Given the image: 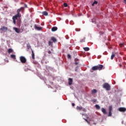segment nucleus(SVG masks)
I'll use <instances>...</instances> for the list:
<instances>
[{
    "label": "nucleus",
    "instance_id": "obj_1",
    "mask_svg": "<svg viewBox=\"0 0 126 126\" xmlns=\"http://www.w3.org/2000/svg\"><path fill=\"white\" fill-rule=\"evenodd\" d=\"M20 11H24V7H22L17 10V14L13 16L12 19H15L16 20L17 18H20L21 17V14H20Z\"/></svg>",
    "mask_w": 126,
    "mask_h": 126
},
{
    "label": "nucleus",
    "instance_id": "obj_2",
    "mask_svg": "<svg viewBox=\"0 0 126 126\" xmlns=\"http://www.w3.org/2000/svg\"><path fill=\"white\" fill-rule=\"evenodd\" d=\"M103 88H104L107 91H110L111 90V86L108 83H105L103 85Z\"/></svg>",
    "mask_w": 126,
    "mask_h": 126
},
{
    "label": "nucleus",
    "instance_id": "obj_3",
    "mask_svg": "<svg viewBox=\"0 0 126 126\" xmlns=\"http://www.w3.org/2000/svg\"><path fill=\"white\" fill-rule=\"evenodd\" d=\"M20 61L22 63H25L27 62L26 58L24 56L20 57Z\"/></svg>",
    "mask_w": 126,
    "mask_h": 126
},
{
    "label": "nucleus",
    "instance_id": "obj_4",
    "mask_svg": "<svg viewBox=\"0 0 126 126\" xmlns=\"http://www.w3.org/2000/svg\"><path fill=\"white\" fill-rule=\"evenodd\" d=\"M85 121L86 122H87V123L89 124V125H96V123H95V122H94V120H90V121H88V120L87 119H84Z\"/></svg>",
    "mask_w": 126,
    "mask_h": 126
},
{
    "label": "nucleus",
    "instance_id": "obj_5",
    "mask_svg": "<svg viewBox=\"0 0 126 126\" xmlns=\"http://www.w3.org/2000/svg\"><path fill=\"white\" fill-rule=\"evenodd\" d=\"M96 67L97 68V70H102V69H104L105 67H104V66L102 64H99L98 65H96Z\"/></svg>",
    "mask_w": 126,
    "mask_h": 126
},
{
    "label": "nucleus",
    "instance_id": "obj_6",
    "mask_svg": "<svg viewBox=\"0 0 126 126\" xmlns=\"http://www.w3.org/2000/svg\"><path fill=\"white\" fill-rule=\"evenodd\" d=\"M76 109L78 111H83V112H86V109L83 108L82 106H77Z\"/></svg>",
    "mask_w": 126,
    "mask_h": 126
},
{
    "label": "nucleus",
    "instance_id": "obj_7",
    "mask_svg": "<svg viewBox=\"0 0 126 126\" xmlns=\"http://www.w3.org/2000/svg\"><path fill=\"white\" fill-rule=\"evenodd\" d=\"M118 110L119 112H122L123 113L126 111V108L125 107H120Z\"/></svg>",
    "mask_w": 126,
    "mask_h": 126
},
{
    "label": "nucleus",
    "instance_id": "obj_8",
    "mask_svg": "<svg viewBox=\"0 0 126 126\" xmlns=\"http://www.w3.org/2000/svg\"><path fill=\"white\" fill-rule=\"evenodd\" d=\"M34 29H35L36 30H42V27H37V25H34Z\"/></svg>",
    "mask_w": 126,
    "mask_h": 126
},
{
    "label": "nucleus",
    "instance_id": "obj_9",
    "mask_svg": "<svg viewBox=\"0 0 126 126\" xmlns=\"http://www.w3.org/2000/svg\"><path fill=\"white\" fill-rule=\"evenodd\" d=\"M72 82H73L72 78H68V84H69V85H71L72 84Z\"/></svg>",
    "mask_w": 126,
    "mask_h": 126
},
{
    "label": "nucleus",
    "instance_id": "obj_10",
    "mask_svg": "<svg viewBox=\"0 0 126 126\" xmlns=\"http://www.w3.org/2000/svg\"><path fill=\"white\" fill-rule=\"evenodd\" d=\"M0 30H2V31H7V27H1V28L0 29Z\"/></svg>",
    "mask_w": 126,
    "mask_h": 126
},
{
    "label": "nucleus",
    "instance_id": "obj_11",
    "mask_svg": "<svg viewBox=\"0 0 126 126\" xmlns=\"http://www.w3.org/2000/svg\"><path fill=\"white\" fill-rule=\"evenodd\" d=\"M13 30H15L16 33H20V30L17 28H13Z\"/></svg>",
    "mask_w": 126,
    "mask_h": 126
},
{
    "label": "nucleus",
    "instance_id": "obj_12",
    "mask_svg": "<svg viewBox=\"0 0 126 126\" xmlns=\"http://www.w3.org/2000/svg\"><path fill=\"white\" fill-rule=\"evenodd\" d=\"M32 60H35V54H34V51L32 49Z\"/></svg>",
    "mask_w": 126,
    "mask_h": 126
},
{
    "label": "nucleus",
    "instance_id": "obj_13",
    "mask_svg": "<svg viewBox=\"0 0 126 126\" xmlns=\"http://www.w3.org/2000/svg\"><path fill=\"white\" fill-rule=\"evenodd\" d=\"M51 41H53V42H54V43H56V42H57V38H56L54 36H52L51 37Z\"/></svg>",
    "mask_w": 126,
    "mask_h": 126
},
{
    "label": "nucleus",
    "instance_id": "obj_14",
    "mask_svg": "<svg viewBox=\"0 0 126 126\" xmlns=\"http://www.w3.org/2000/svg\"><path fill=\"white\" fill-rule=\"evenodd\" d=\"M101 111L104 115H106L107 114V111H106V109H105L104 108H101Z\"/></svg>",
    "mask_w": 126,
    "mask_h": 126
},
{
    "label": "nucleus",
    "instance_id": "obj_15",
    "mask_svg": "<svg viewBox=\"0 0 126 126\" xmlns=\"http://www.w3.org/2000/svg\"><path fill=\"white\" fill-rule=\"evenodd\" d=\"M57 30H58V27H53L52 28V31H53V32H55V31H57Z\"/></svg>",
    "mask_w": 126,
    "mask_h": 126
},
{
    "label": "nucleus",
    "instance_id": "obj_16",
    "mask_svg": "<svg viewBox=\"0 0 126 126\" xmlns=\"http://www.w3.org/2000/svg\"><path fill=\"white\" fill-rule=\"evenodd\" d=\"M92 70H98V69L97 68V65L93 66L92 67Z\"/></svg>",
    "mask_w": 126,
    "mask_h": 126
},
{
    "label": "nucleus",
    "instance_id": "obj_17",
    "mask_svg": "<svg viewBox=\"0 0 126 126\" xmlns=\"http://www.w3.org/2000/svg\"><path fill=\"white\" fill-rule=\"evenodd\" d=\"M115 56L116 55H115V53L113 52L111 56V60H114V58H115Z\"/></svg>",
    "mask_w": 126,
    "mask_h": 126
},
{
    "label": "nucleus",
    "instance_id": "obj_18",
    "mask_svg": "<svg viewBox=\"0 0 126 126\" xmlns=\"http://www.w3.org/2000/svg\"><path fill=\"white\" fill-rule=\"evenodd\" d=\"M95 93H97V90L96 89H94L92 91V94H95Z\"/></svg>",
    "mask_w": 126,
    "mask_h": 126
},
{
    "label": "nucleus",
    "instance_id": "obj_19",
    "mask_svg": "<svg viewBox=\"0 0 126 126\" xmlns=\"http://www.w3.org/2000/svg\"><path fill=\"white\" fill-rule=\"evenodd\" d=\"M12 52H13V50H12L11 48H10L8 50V54H10L11 53H12Z\"/></svg>",
    "mask_w": 126,
    "mask_h": 126
},
{
    "label": "nucleus",
    "instance_id": "obj_20",
    "mask_svg": "<svg viewBox=\"0 0 126 126\" xmlns=\"http://www.w3.org/2000/svg\"><path fill=\"white\" fill-rule=\"evenodd\" d=\"M42 14L43 15H45V16H47V15H48V12H47V11H43V12H42Z\"/></svg>",
    "mask_w": 126,
    "mask_h": 126
},
{
    "label": "nucleus",
    "instance_id": "obj_21",
    "mask_svg": "<svg viewBox=\"0 0 126 126\" xmlns=\"http://www.w3.org/2000/svg\"><path fill=\"white\" fill-rule=\"evenodd\" d=\"M84 50L86 52H88V51H89V50H90V49H89V47H85V48H84Z\"/></svg>",
    "mask_w": 126,
    "mask_h": 126
},
{
    "label": "nucleus",
    "instance_id": "obj_22",
    "mask_svg": "<svg viewBox=\"0 0 126 126\" xmlns=\"http://www.w3.org/2000/svg\"><path fill=\"white\" fill-rule=\"evenodd\" d=\"M95 107L96 110H100V106H99L98 105L96 104L95 105Z\"/></svg>",
    "mask_w": 126,
    "mask_h": 126
},
{
    "label": "nucleus",
    "instance_id": "obj_23",
    "mask_svg": "<svg viewBox=\"0 0 126 126\" xmlns=\"http://www.w3.org/2000/svg\"><path fill=\"white\" fill-rule=\"evenodd\" d=\"M49 46H51V47H53V42L49 41L48 42Z\"/></svg>",
    "mask_w": 126,
    "mask_h": 126
},
{
    "label": "nucleus",
    "instance_id": "obj_24",
    "mask_svg": "<svg viewBox=\"0 0 126 126\" xmlns=\"http://www.w3.org/2000/svg\"><path fill=\"white\" fill-rule=\"evenodd\" d=\"M112 109H113V107H112V106H110L108 108L109 112H112Z\"/></svg>",
    "mask_w": 126,
    "mask_h": 126
},
{
    "label": "nucleus",
    "instance_id": "obj_25",
    "mask_svg": "<svg viewBox=\"0 0 126 126\" xmlns=\"http://www.w3.org/2000/svg\"><path fill=\"white\" fill-rule=\"evenodd\" d=\"M10 57L11 58H12V59H14V60H15L16 59V56L14 55H11Z\"/></svg>",
    "mask_w": 126,
    "mask_h": 126
},
{
    "label": "nucleus",
    "instance_id": "obj_26",
    "mask_svg": "<svg viewBox=\"0 0 126 126\" xmlns=\"http://www.w3.org/2000/svg\"><path fill=\"white\" fill-rule=\"evenodd\" d=\"M27 47L28 49H30L31 48V46H30V44H29V43H28L27 44Z\"/></svg>",
    "mask_w": 126,
    "mask_h": 126
},
{
    "label": "nucleus",
    "instance_id": "obj_27",
    "mask_svg": "<svg viewBox=\"0 0 126 126\" xmlns=\"http://www.w3.org/2000/svg\"><path fill=\"white\" fill-rule=\"evenodd\" d=\"M108 117H112V111H109Z\"/></svg>",
    "mask_w": 126,
    "mask_h": 126
},
{
    "label": "nucleus",
    "instance_id": "obj_28",
    "mask_svg": "<svg viewBox=\"0 0 126 126\" xmlns=\"http://www.w3.org/2000/svg\"><path fill=\"white\" fill-rule=\"evenodd\" d=\"M98 3V2L97 1H94V2L92 4L93 6H94V4H97Z\"/></svg>",
    "mask_w": 126,
    "mask_h": 126
},
{
    "label": "nucleus",
    "instance_id": "obj_29",
    "mask_svg": "<svg viewBox=\"0 0 126 126\" xmlns=\"http://www.w3.org/2000/svg\"><path fill=\"white\" fill-rule=\"evenodd\" d=\"M80 42H85V37H84L83 39H82Z\"/></svg>",
    "mask_w": 126,
    "mask_h": 126
},
{
    "label": "nucleus",
    "instance_id": "obj_30",
    "mask_svg": "<svg viewBox=\"0 0 126 126\" xmlns=\"http://www.w3.org/2000/svg\"><path fill=\"white\" fill-rule=\"evenodd\" d=\"M21 30L22 31V32H23V31H24V26L21 27Z\"/></svg>",
    "mask_w": 126,
    "mask_h": 126
},
{
    "label": "nucleus",
    "instance_id": "obj_31",
    "mask_svg": "<svg viewBox=\"0 0 126 126\" xmlns=\"http://www.w3.org/2000/svg\"><path fill=\"white\" fill-rule=\"evenodd\" d=\"M63 6H64V7H67V3H63Z\"/></svg>",
    "mask_w": 126,
    "mask_h": 126
},
{
    "label": "nucleus",
    "instance_id": "obj_32",
    "mask_svg": "<svg viewBox=\"0 0 126 126\" xmlns=\"http://www.w3.org/2000/svg\"><path fill=\"white\" fill-rule=\"evenodd\" d=\"M13 19V22L14 24H16V21H15L16 20L14 19Z\"/></svg>",
    "mask_w": 126,
    "mask_h": 126
},
{
    "label": "nucleus",
    "instance_id": "obj_33",
    "mask_svg": "<svg viewBox=\"0 0 126 126\" xmlns=\"http://www.w3.org/2000/svg\"><path fill=\"white\" fill-rule=\"evenodd\" d=\"M67 58H68V59H71V56H70V55L68 54Z\"/></svg>",
    "mask_w": 126,
    "mask_h": 126
},
{
    "label": "nucleus",
    "instance_id": "obj_34",
    "mask_svg": "<svg viewBox=\"0 0 126 126\" xmlns=\"http://www.w3.org/2000/svg\"><path fill=\"white\" fill-rule=\"evenodd\" d=\"M92 102H93L94 103H95V102H97V99H93Z\"/></svg>",
    "mask_w": 126,
    "mask_h": 126
},
{
    "label": "nucleus",
    "instance_id": "obj_35",
    "mask_svg": "<svg viewBox=\"0 0 126 126\" xmlns=\"http://www.w3.org/2000/svg\"><path fill=\"white\" fill-rule=\"evenodd\" d=\"M74 61H75V62H78L79 61V60L78 59H77V58H75Z\"/></svg>",
    "mask_w": 126,
    "mask_h": 126
},
{
    "label": "nucleus",
    "instance_id": "obj_36",
    "mask_svg": "<svg viewBox=\"0 0 126 126\" xmlns=\"http://www.w3.org/2000/svg\"><path fill=\"white\" fill-rule=\"evenodd\" d=\"M75 31H76L77 32H78V31H80V29H75Z\"/></svg>",
    "mask_w": 126,
    "mask_h": 126
},
{
    "label": "nucleus",
    "instance_id": "obj_37",
    "mask_svg": "<svg viewBox=\"0 0 126 126\" xmlns=\"http://www.w3.org/2000/svg\"><path fill=\"white\" fill-rule=\"evenodd\" d=\"M75 64H76V65H77V64H78V63L75 62Z\"/></svg>",
    "mask_w": 126,
    "mask_h": 126
},
{
    "label": "nucleus",
    "instance_id": "obj_38",
    "mask_svg": "<svg viewBox=\"0 0 126 126\" xmlns=\"http://www.w3.org/2000/svg\"><path fill=\"white\" fill-rule=\"evenodd\" d=\"M72 106L73 107H74V106H75V104L73 103H72Z\"/></svg>",
    "mask_w": 126,
    "mask_h": 126
},
{
    "label": "nucleus",
    "instance_id": "obj_39",
    "mask_svg": "<svg viewBox=\"0 0 126 126\" xmlns=\"http://www.w3.org/2000/svg\"><path fill=\"white\" fill-rule=\"evenodd\" d=\"M25 7H26V8L28 7L27 6V5L26 4H25Z\"/></svg>",
    "mask_w": 126,
    "mask_h": 126
},
{
    "label": "nucleus",
    "instance_id": "obj_40",
    "mask_svg": "<svg viewBox=\"0 0 126 126\" xmlns=\"http://www.w3.org/2000/svg\"><path fill=\"white\" fill-rule=\"evenodd\" d=\"M48 54H52V52H51V51H48Z\"/></svg>",
    "mask_w": 126,
    "mask_h": 126
},
{
    "label": "nucleus",
    "instance_id": "obj_41",
    "mask_svg": "<svg viewBox=\"0 0 126 126\" xmlns=\"http://www.w3.org/2000/svg\"><path fill=\"white\" fill-rule=\"evenodd\" d=\"M124 2H125V3H126V0H124Z\"/></svg>",
    "mask_w": 126,
    "mask_h": 126
},
{
    "label": "nucleus",
    "instance_id": "obj_42",
    "mask_svg": "<svg viewBox=\"0 0 126 126\" xmlns=\"http://www.w3.org/2000/svg\"><path fill=\"white\" fill-rule=\"evenodd\" d=\"M123 45H124V43H121V44H120V45H121V46H123Z\"/></svg>",
    "mask_w": 126,
    "mask_h": 126
}]
</instances>
